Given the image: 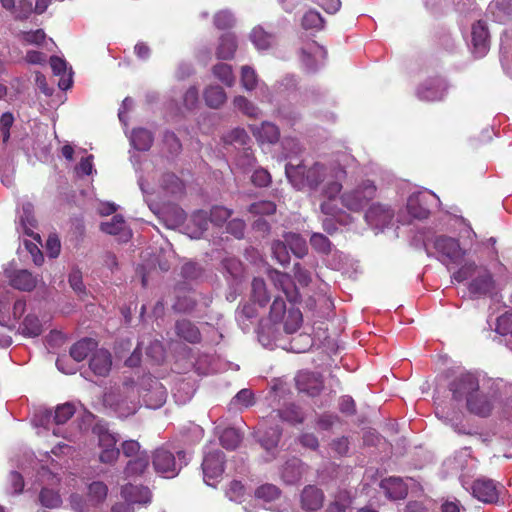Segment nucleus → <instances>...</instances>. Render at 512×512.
<instances>
[{"mask_svg":"<svg viewBox=\"0 0 512 512\" xmlns=\"http://www.w3.org/2000/svg\"><path fill=\"white\" fill-rule=\"evenodd\" d=\"M149 466V457L146 452H141L135 459L130 460L124 470L126 478L142 475Z\"/></svg>","mask_w":512,"mask_h":512,"instance_id":"72a5a7b5","label":"nucleus"},{"mask_svg":"<svg viewBox=\"0 0 512 512\" xmlns=\"http://www.w3.org/2000/svg\"><path fill=\"white\" fill-rule=\"evenodd\" d=\"M10 310V299L5 296L0 299V327H8L10 330L15 328L13 323H10V318L7 317V313ZM12 343V338L9 335L0 334V347L6 348Z\"/></svg>","mask_w":512,"mask_h":512,"instance_id":"2f4dec72","label":"nucleus"},{"mask_svg":"<svg viewBox=\"0 0 512 512\" xmlns=\"http://www.w3.org/2000/svg\"><path fill=\"white\" fill-rule=\"evenodd\" d=\"M471 277L473 279L468 290L474 297L488 295L494 290L495 282L491 273L485 268L478 267L474 262L465 263L452 275V279L457 282H463Z\"/></svg>","mask_w":512,"mask_h":512,"instance_id":"20e7f679","label":"nucleus"},{"mask_svg":"<svg viewBox=\"0 0 512 512\" xmlns=\"http://www.w3.org/2000/svg\"><path fill=\"white\" fill-rule=\"evenodd\" d=\"M295 381L299 392L306 393L310 396L317 395L323 388V381L321 376L317 373L301 371L297 374Z\"/></svg>","mask_w":512,"mask_h":512,"instance_id":"a211bd4d","label":"nucleus"},{"mask_svg":"<svg viewBox=\"0 0 512 512\" xmlns=\"http://www.w3.org/2000/svg\"><path fill=\"white\" fill-rule=\"evenodd\" d=\"M19 222L23 232L40 242V235L35 234L33 229L36 227V219L33 215V205L30 202H23L19 210Z\"/></svg>","mask_w":512,"mask_h":512,"instance_id":"a878e982","label":"nucleus"},{"mask_svg":"<svg viewBox=\"0 0 512 512\" xmlns=\"http://www.w3.org/2000/svg\"><path fill=\"white\" fill-rule=\"evenodd\" d=\"M97 347V342L91 338H84L76 342L70 349L71 357L77 361H83Z\"/></svg>","mask_w":512,"mask_h":512,"instance_id":"c9c22d12","label":"nucleus"},{"mask_svg":"<svg viewBox=\"0 0 512 512\" xmlns=\"http://www.w3.org/2000/svg\"><path fill=\"white\" fill-rule=\"evenodd\" d=\"M495 331L500 335L512 334V313H505L497 318Z\"/></svg>","mask_w":512,"mask_h":512,"instance_id":"0e129e2a","label":"nucleus"},{"mask_svg":"<svg viewBox=\"0 0 512 512\" xmlns=\"http://www.w3.org/2000/svg\"><path fill=\"white\" fill-rule=\"evenodd\" d=\"M104 403L113 409L118 417L126 418L139 409L140 390L133 382H125L117 391L106 393Z\"/></svg>","mask_w":512,"mask_h":512,"instance_id":"7ed1b4c3","label":"nucleus"},{"mask_svg":"<svg viewBox=\"0 0 512 512\" xmlns=\"http://www.w3.org/2000/svg\"><path fill=\"white\" fill-rule=\"evenodd\" d=\"M270 278L274 285L283 291L289 302L294 303L299 300L298 290L288 274L273 270L270 272Z\"/></svg>","mask_w":512,"mask_h":512,"instance_id":"5701e85b","label":"nucleus"},{"mask_svg":"<svg viewBox=\"0 0 512 512\" xmlns=\"http://www.w3.org/2000/svg\"><path fill=\"white\" fill-rule=\"evenodd\" d=\"M140 398L147 408L158 409L167 399V392L162 383L153 377H146L142 380Z\"/></svg>","mask_w":512,"mask_h":512,"instance_id":"9b49d317","label":"nucleus"},{"mask_svg":"<svg viewBox=\"0 0 512 512\" xmlns=\"http://www.w3.org/2000/svg\"><path fill=\"white\" fill-rule=\"evenodd\" d=\"M280 435L281 432L278 428H271L261 436L260 442L262 446L269 451L277 447Z\"/></svg>","mask_w":512,"mask_h":512,"instance_id":"4d7b16f0","label":"nucleus"},{"mask_svg":"<svg viewBox=\"0 0 512 512\" xmlns=\"http://www.w3.org/2000/svg\"><path fill=\"white\" fill-rule=\"evenodd\" d=\"M19 36L25 44L34 45H40L46 38L45 32L42 29L21 32Z\"/></svg>","mask_w":512,"mask_h":512,"instance_id":"e2e57ef3","label":"nucleus"},{"mask_svg":"<svg viewBox=\"0 0 512 512\" xmlns=\"http://www.w3.org/2000/svg\"><path fill=\"white\" fill-rule=\"evenodd\" d=\"M153 136L144 128L134 129L130 136L131 145L139 151H147L151 147Z\"/></svg>","mask_w":512,"mask_h":512,"instance_id":"ea45409f","label":"nucleus"},{"mask_svg":"<svg viewBox=\"0 0 512 512\" xmlns=\"http://www.w3.org/2000/svg\"><path fill=\"white\" fill-rule=\"evenodd\" d=\"M324 498V493L320 488L307 485L300 495L301 507L306 511L319 510L323 506Z\"/></svg>","mask_w":512,"mask_h":512,"instance_id":"4be33fe9","label":"nucleus"},{"mask_svg":"<svg viewBox=\"0 0 512 512\" xmlns=\"http://www.w3.org/2000/svg\"><path fill=\"white\" fill-rule=\"evenodd\" d=\"M223 141L226 144L235 146H245L249 141V136L243 128H234L223 136Z\"/></svg>","mask_w":512,"mask_h":512,"instance_id":"09e8293b","label":"nucleus"},{"mask_svg":"<svg viewBox=\"0 0 512 512\" xmlns=\"http://www.w3.org/2000/svg\"><path fill=\"white\" fill-rule=\"evenodd\" d=\"M355 162L352 155L341 153L327 164L315 162L310 167L289 162L285 166V174L298 190L304 187L316 190L321 186V213L333 216L342 224H349L353 220L350 213L363 211L377 196V187L371 180H363L343 191L347 168Z\"/></svg>","mask_w":512,"mask_h":512,"instance_id":"f257e3e1","label":"nucleus"},{"mask_svg":"<svg viewBox=\"0 0 512 512\" xmlns=\"http://www.w3.org/2000/svg\"><path fill=\"white\" fill-rule=\"evenodd\" d=\"M18 332L24 337L35 338L42 334L43 324L39 317L34 313H28L18 327Z\"/></svg>","mask_w":512,"mask_h":512,"instance_id":"cd10ccee","label":"nucleus"},{"mask_svg":"<svg viewBox=\"0 0 512 512\" xmlns=\"http://www.w3.org/2000/svg\"><path fill=\"white\" fill-rule=\"evenodd\" d=\"M255 495L257 498L269 502L277 499L280 496V490L275 485L265 484L257 488Z\"/></svg>","mask_w":512,"mask_h":512,"instance_id":"bf43d9fd","label":"nucleus"},{"mask_svg":"<svg viewBox=\"0 0 512 512\" xmlns=\"http://www.w3.org/2000/svg\"><path fill=\"white\" fill-rule=\"evenodd\" d=\"M501 489L500 483L486 477L475 479L470 487L473 497L485 504L497 503Z\"/></svg>","mask_w":512,"mask_h":512,"instance_id":"f8f14e48","label":"nucleus"},{"mask_svg":"<svg viewBox=\"0 0 512 512\" xmlns=\"http://www.w3.org/2000/svg\"><path fill=\"white\" fill-rule=\"evenodd\" d=\"M327 52L315 41L307 42L300 51V60L307 71H316L323 66Z\"/></svg>","mask_w":512,"mask_h":512,"instance_id":"4468645a","label":"nucleus"},{"mask_svg":"<svg viewBox=\"0 0 512 512\" xmlns=\"http://www.w3.org/2000/svg\"><path fill=\"white\" fill-rule=\"evenodd\" d=\"M204 481L209 486L222 476L224 471V454L220 450L206 451L202 463Z\"/></svg>","mask_w":512,"mask_h":512,"instance_id":"ddd939ff","label":"nucleus"},{"mask_svg":"<svg viewBox=\"0 0 512 512\" xmlns=\"http://www.w3.org/2000/svg\"><path fill=\"white\" fill-rule=\"evenodd\" d=\"M250 40L257 50H267L274 44L275 37L261 26H257L251 32Z\"/></svg>","mask_w":512,"mask_h":512,"instance_id":"58836bf2","label":"nucleus"},{"mask_svg":"<svg viewBox=\"0 0 512 512\" xmlns=\"http://www.w3.org/2000/svg\"><path fill=\"white\" fill-rule=\"evenodd\" d=\"M394 217V211L389 205L376 202L369 206L365 213L367 224L377 230H383L387 227Z\"/></svg>","mask_w":512,"mask_h":512,"instance_id":"2eb2a0df","label":"nucleus"},{"mask_svg":"<svg viewBox=\"0 0 512 512\" xmlns=\"http://www.w3.org/2000/svg\"><path fill=\"white\" fill-rule=\"evenodd\" d=\"M195 307V300L190 295H185L183 297H178L175 304L174 309L178 312H190Z\"/></svg>","mask_w":512,"mask_h":512,"instance_id":"774afa93","label":"nucleus"},{"mask_svg":"<svg viewBox=\"0 0 512 512\" xmlns=\"http://www.w3.org/2000/svg\"><path fill=\"white\" fill-rule=\"evenodd\" d=\"M438 197L429 190L412 193L407 200V211L412 218L425 219L430 209L437 204Z\"/></svg>","mask_w":512,"mask_h":512,"instance_id":"9d476101","label":"nucleus"},{"mask_svg":"<svg viewBox=\"0 0 512 512\" xmlns=\"http://www.w3.org/2000/svg\"><path fill=\"white\" fill-rule=\"evenodd\" d=\"M349 505V495L346 492H341L329 504V506L326 509V512H345Z\"/></svg>","mask_w":512,"mask_h":512,"instance_id":"052dcab7","label":"nucleus"},{"mask_svg":"<svg viewBox=\"0 0 512 512\" xmlns=\"http://www.w3.org/2000/svg\"><path fill=\"white\" fill-rule=\"evenodd\" d=\"M250 129L259 143H275L278 141L280 132L276 125L271 122H263L259 126H250Z\"/></svg>","mask_w":512,"mask_h":512,"instance_id":"bb28decb","label":"nucleus"},{"mask_svg":"<svg viewBox=\"0 0 512 512\" xmlns=\"http://www.w3.org/2000/svg\"><path fill=\"white\" fill-rule=\"evenodd\" d=\"M254 404V396L251 390H240L231 400L230 405L236 408H247Z\"/></svg>","mask_w":512,"mask_h":512,"instance_id":"603ef678","label":"nucleus"},{"mask_svg":"<svg viewBox=\"0 0 512 512\" xmlns=\"http://www.w3.org/2000/svg\"><path fill=\"white\" fill-rule=\"evenodd\" d=\"M220 442L224 448L232 450L241 442V435L236 429L228 428L222 432Z\"/></svg>","mask_w":512,"mask_h":512,"instance_id":"3c124183","label":"nucleus"},{"mask_svg":"<svg viewBox=\"0 0 512 512\" xmlns=\"http://www.w3.org/2000/svg\"><path fill=\"white\" fill-rule=\"evenodd\" d=\"M288 245L284 241L276 240L272 243V254L273 257L277 260L281 265H287L290 262V254L288 250Z\"/></svg>","mask_w":512,"mask_h":512,"instance_id":"8fccbe9b","label":"nucleus"},{"mask_svg":"<svg viewBox=\"0 0 512 512\" xmlns=\"http://www.w3.org/2000/svg\"><path fill=\"white\" fill-rule=\"evenodd\" d=\"M450 391L456 401H466L468 410L476 415L485 417L492 411V403L489 399L483 400V405H477L474 395L479 391V381L472 373L461 374L450 384Z\"/></svg>","mask_w":512,"mask_h":512,"instance_id":"f03ea898","label":"nucleus"},{"mask_svg":"<svg viewBox=\"0 0 512 512\" xmlns=\"http://www.w3.org/2000/svg\"><path fill=\"white\" fill-rule=\"evenodd\" d=\"M251 297L259 306H265L270 300V294L267 290L266 283L261 278H254L252 281Z\"/></svg>","mask_w":512,"mask_h":512,"instance_id":"a19ab883","label":"nucleus"},{"mask_svg":"<svg viewBox=\"0 0 512 512\" xmlns=\"http://www.w3.org/2000/svg\"><path fill=\"white\" fill-rule=\"evenodd\" d=\"M235 20L231 12L224 10L214 17V24L218 29H227L233 26Z\"/></svg>","mask_w":512,"mask_h":512,"instance_id":"69168bd1","label":"nucleus"},{"mask_svg":"<svg viewBox=\"0 0 512 512\" xmlns=\"http://www.w3.org/2000/svg\"><path fill=\"white\" fill-rule=\"evenodd\" d=\"M226 99V93L219 85H210L204 91L205 103L212 109L220 108L225 103Z\"/></svg>","mask_w":512,"mask_h":512,"instance_id":"f704fd0d","label":"nucleus"},{"mask_svg":"<svg viewBox=\"0 0 512 512\" xmlns=\"http://www.w3.org/2000/svg\"><path fill=\"white\" fill-rule=\"evenodd\" d=\"M308 467L298 458H291L283 465L280 475L282 480L289 485L298 483L307 473Z\"/></svg>","mask_w":512,"mask_h":512,"instance_id":"6ab92c4d","label":"nucleus"},{"mask_svg":"<svg viewBox=\"0 0 512 512\" xmlns=\"http://www.w3.org/2000/svg\"><path fill=\"white\" fill-rule=\"evenodd\" d=\"M5 273L7 278H9L11 286L18 290L31 291L38 283L37 276H34L26 269H20L14 272L5 270Z\"/></svg>","mask_w":512,"mask_h":512,"instance_id":"aec40b11","label":"nucleus"},{"mask_svg":"<svg viewBox=\"0 0 512 512\" xmlns=\"http://www.w3.org/2000/svg\"><path fill=\"white\" fill-rule=\"evenodd\" d=\"M285 242L287 243L289 250L298 258L304 257L308 252V246L306 240L297 233H285L283 235Z\"/></svg>","mask_w":512,"mask_h":512,"instance_id":"4c0bfd02","label":"nucleus"},{"mask_svg":"<svg viewBox=\"0 0 512 512\" xmlns=\"http://www.w3.org/2000/svg\"><path fill=\"white\" fill-rule=\"evenodd\" d=\"M124 503H116L111 512H135L134 505H146L151 501V492L147 487L128 484L121 490Z\"/></svg>","mask_w":512,"mask_h":512,"instance_id":"1a4fd4ad","label":"nucleus"},{"mask_svg":"<svg viewBox=\"0 0 512 512\" xmlns=\"http://www.w3.org/2000/svg\"><path fill=\"white\" fill-rule=\"evenodd\" d=\"M177 335L190 343L200 341L201 335L199 329L188 320H180L175 325Z\"/></svg>","mask_w":512,"mask_h":512,"instance_id":"e433bc0d","label":"nucleus"},{"mask_svg":"<svg viewBox=\"0 0 512 512\" xmlns=\"http://www.w3.org/2000/svg\"><path fill=\"white\" fill-rule=\"evenodd\" d=\"M50 66L55 75L61 76L58 86L62 90H67L72 85L71 69L67 72V63L64 59L52 56L50 58Z\"/></svg>","mask_w":512,"mask_h":512,"instance_id":"c85d7f7f","label":"nucleus"},{"mask_svg":"<svg viewBox=\"0 0 512 512\" xmlns=\"http://www.w3.org/2000/svg\"><path fill=\"white\" fill-rule=\"evenodd\" d=\"M301 25L306 30H320L324 27V19L318 11L309 10L304 14Z\"/></svg>","mask_w":512,"mask_h":512,"instance_id":"a18cd8bd","label":"nucleus"},{"mask_svg":"<svg viewBox=\"0 0 512 512\" xmlns=\"http://www.w3.org/2000/svg\"><path fill=\"white\" fill-rule=\"evenodd\" d=\"M269 319L274 323H283L284 331L295 333L301 326L302 313L299 309L291 307L287 310L285 301L276 297L271 305Z\"/></svg>","mask_w":512,"mask_h":512,"instance_id":"6e6552de","label":"nucleus"},{"mask_svg":"<svg viewBox=\"0 0 512 512\" xmlns=\"http://www.w3.org/2000/svg\"><path fill=\"white\" fill-rule=\"evenodd\" d=\"M107 493H108V488L101 481H96L89 485V488H88L89 500L95 505L103 502L107 497Z\"/></svg>","mask_w":512,"mask_h":512,"instance_id":"49530a36","label":"nucleus"},{"mask_svg":"<svg viewBox=\"0 0 512 512\" xmlns=\"http://www.w3.org/2000/svg\"><path fill=\"white\" fill-rule=\"evenodd\" d=\"M172 452L167 446L157 448L152 455L153 468L156 473L166 478H173L187 465L189 457L186 452L179 450Z\"/></svg>","mask_w":512,"mask_h":512,"instance_id":"423d86ee","label":"nucleus"},{"mask_svg":"<svg viewBox=\"0 0 512 512\" xmlns=\"http://www.w3.org/2000/svg\"><path fill=\"white\" fill-rule=\"evenodd\" d=\"M472 52L476 57H483L489 50L490 38L488 27L485 22L477 21L472 25L471 30Z\"/></svg>","mask_w":512,"mask_h":512,"instance_id":"dca6fc26","label":"nucleus"},{"mask_svg":"<svg viewBox=\"0 0 512 512\" xmlns=\"http://www.w3.org/2000/svg\"><path fill=\"white\" fill-rule=\"evenodd\" d=\"M232 214V211L223 206H215L210 211V221L221 226Z\"/></svg>","mask_w":512,"mask_h":512,"instance_id":"680f3d73","label":"nucleus"},{"mask_svg":"<svg viewBox=\"0 0 512 512\" xmlns=\"http://www.w3.org/2000/svg\"><path fill=\"white\" fill-rule=\"evenodd\" d=\"M489 12L495 21L506 23L512 19V0H493Z\"/></svg>","mask_w":512,"mask_h":512,"instance_id":"7c9ffc66","label":"nucleus"},{"mask_svg":"<svg viewBox=\"0 0 512 512\" xmlns=\"http://www.w3.org/2000/svg\"><path fill=\"white\" fill-rule=\"evenodd\" d=\"M75 413V407L71 403L58 405L56 410L52 412L48 409L38 410L33 417L32 423L35 427H42L45 430H52L53 435L70 439L66 429H62L61 425L65 424Z\"/></svg>","mask_w":512,"mask_h":512,"instance_id":"39448f33","label":"nucleus"},{"mask_svg":"<svg viewBox=\"0 0 512 512\" xmlns=\"http://www.w3.org/2000/svg\"><path fill=\"white\" fill-rule=\"evenodd\" d=\"M111 365V355L105 349L95 350L89 363L91 371L98 376H107L111 370Z\"/></svg>","mask_w":512,"mask_h":512,"instance_id":"393cba45","label":"nucleus"},{"mask_svg":"<svg viewBox=\"0 0 512 512\" xmlns=\"http://www.w3.org/2000/svg\"><path fill=\"white\" fill-rule=\"evenodd\" d=\"M233 106L244 115L251 118H257L261 115L260 109L253 102L241 95L234 97Z\"/></svg>","mask_w":512,"mask_h":512,"instance_id":"79ce46f5","label":"nucleus"},{"mask_svg":"<svg viewBox=\"0 0 512 512\" xmlns=\"http://www.w3.org/2000/svg\"><path fill=\"white\" fill-rule=\"evenodd\" d=\"M146 354L155 362L159 363L164 359L165 351L160 341L155 340L146 347Z\"/></svg>","mask_w":512,"mask_h":512,"instance_id":"338daca9","label":"nucleus"},{"mask_svg":"<svg viewBox=\"0 0 512 512\" xmlns=\"http://www.w3.org/2000/svg\"><path fill=\"white\" fill-rule=\"evenodd\" d=\"M237 49L236 38L233 34L226 33L220 37L218 47L216 49V56L222 60L233 58Z\"/></svg>","mask_w":512,"mask_h":512,"instance_id":"473e14b6","label":"nucleus"},{"mask_svg":"<svg viewBox=\"0 0 512 512\" xmlns=\"http://www.w3.org/2000/svg\"><path fill=\"white\" fill-rule=\"evenodd\" d=\"M208 226V216L205 211L199 210L193 213L186 226L190 238H200Z\"/></svg>","mask_w":512,"mask_h":512,"instance_id":"c756f323","label":"nucleus"},{"mask_svg":"<svg viewBox=\"0 0 512 512\" xmlns=\"http://www.w3.org/2000/svg\"><path fill=\"white\" fill-rule=\"evenodd\" d=\"M431 245L434 252H430L429 244H426L428 255H434L442 264L449 267L450 265H458L462 262L466 251L460 246L456 238L446 235L436 236Z\"/></svg>","mask_w":512,"mask_h":512,"instance_id":"0eeeda50","label":"nucleus"},{"mask_svg":"<svg viewBox=\"0 0 512 512\" xmlns=\"http://www.w3.org/2000/svg\"><path fill=\"white\" fill-rule=\"evenodd\" d=\"M310 244L318 253L328 254L331 251L330 240L321 233H313L310 238Z\"/></svg>","mask_w":512,"mask_h":512,"instance_id":"864d4df0","label":"nucleus"},{"mask_svg":"<svg viewBox=\"0 0 512 512\" xmlns=\"http://www.w3.org/2000/svg\"><path fill=\"white\" fill-rule=\"evenodd\" d=\"M447 87L443 79L433 78L422 83L416 91L417 97L423 101H437L441 100Z\"/></svg>","mask_w":512,"mask_h":512,"instance_id":"f3484780","label":"nucleus"},{"mask_svg":"<svg viewBox=\"0 0 512 512\" xmlns=\"http://www.w3.org/2000/svg\"><path fill=\"white\" fill-rule=\"evenodd\" d=\"M241 85L247 91H252L258 86V76L256 71L248 65L241 68Z\"/></svg>","mask_w":512,"mask_h":512,"instance_id":"de8ad7c7","label":"nucleus"},{"mask_svg":"<svg viewBox=\"0 0 512 512\" xmlns=\"http://www.w3.org/2000/svg\"><path fill=\"white\" fill-rule=\"evenodd\" d=\"M277 413L282 420L292 424L301 423L304 419L301 409L294 404L285 406L283 409L278 410Z\"/></svg>","mask_w":512,"mask_h":512,"instance_id":"c03bdc74","label":"nucleus"},{"mask_svg":"<svg viewBox=\"0 0 512 512\" xmlns=\"http://www.w3.org/2000/svg\"><path fill=\"white\" fill-rule=\"evenodd\" d=\"M381 489L385 495L391 500H400L406 497L408 488L403 480L399 477H389L383 479L380 483Z\"/></svg>","mask_w":512,"mask_h":512,"instance_id":"b1692460","label":"nucleus"},{"mask_svg":"<svg viewBox=\"0 0 512 512\" xmlns=\"http://www.w3.org/2000/svg\"><path fill=\"white\" fill-rule=\"evenodd\" d=\"M161 185L164 190L171 194H178L183 190V184L180 179L176 175L170 173L163 175Z\"/></svg>","mask_w":512,"mask_h":512,"instance_id":"5fc2aeb1","label":"nucleus"},{"mask_svg":"<svg viewBox=\"0 0 512 512\" xmlns=\"http://www.w3.org/2000/svg\"><path fill=\"white\" fill-rule=\"evenodd\" d=\"M214 76L219 79L223 84L231 87L235 83V76L232 67L226 63H219L213 67Z\"/></svg>","mask_w":512,"mask_h":512,"instance_id":"37998d69","label":"nucleus"},{"mask_svg":"<svg viewBox=\"0 0 512 512\" xmlns=\"http://www.w3.org/2000/svg\"><path fill=\"white\" fill-rule=\"evenodd\" d=\"M40 502L47 508H57L61 505V497L53 490L43 488L40 493Z\"/></svg>","mask_w":512,"mask_h":512,"instance_id":"6e6d98bb","label":"nucleus"},{"mask_svg":"<svg viewBox=\"0 0 512 512\" xmlns=\"http://www.w3.org/2000/svg\"><path fill=\"white\" fill-rule=\"evenodd\" d=\"M100 228L107 234L117 236L122 242H127L132 236L131 229L121 215H115L110 221L102 222Z\"/></svg>","mask_w":512,"mask_h":512,"instance_id":"412c9836","label":"nucleus"},{"mask_svg":"<svg viewBox=\"0 0 512 512\" xmlns=\"http://www.w3.org/2000/svg\"><path fill=\"white\" fill-rule=\"evenodd\" d=\"M276 211L275 203L271 201H259L252 203L249 207V212L254 215L264 216L272 215Z\"/></svg>","mask_w":512,"mask_h":512,"instance_id":"13d9d810","label":"nucleus"}]
</instances>
